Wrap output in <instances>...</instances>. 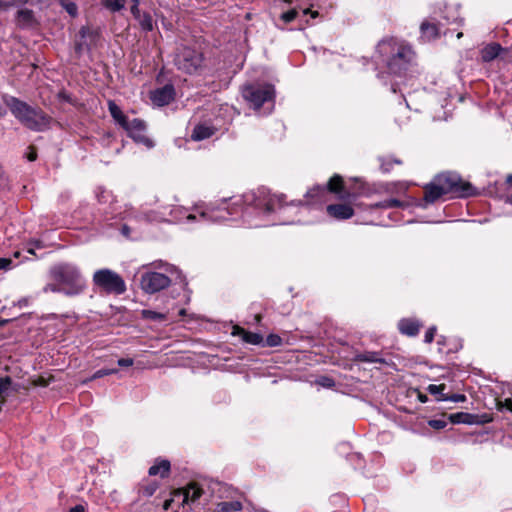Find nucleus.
Wrapping results in <instances>:
<instances>
[{
  "label": "nucleus",
  "mask_w": 512,
  "mask_h": 512,
  "mask_svg": "<svg viewBox=\"0 0 512 512\" xmlns=\"http://www.w3.org/2000/svg\"><path fill=\"white\" fill-rule=\"evenodd\" d=\"M285 196L271 194L267 189L260 188L256 192L252 191L246 193L243 196V201L247 205V207H243L240 202L241 200H237L233 202V207L229 208L228 206L218 207L217 209H212L208 211H202L200 213V217L204 221L211 222H226L233 219L234 215L237 214H248L253 208L258 209L260 212L264 214H269L272 212L285 213L290 207H296L302 204L301 200L292 201L290 204H284Z\"/></svg>",
  "instance_id": "nucleus-1"
},
{
  "label": "nucleus",
  "mask_w": 512,
  "mask_h": 512,
  "mask_svg": "<svg viewBox=\"0 0 512 512\" xmlns=\"http://www.w3.org/2000/svg\"><path fill=\"white\" fill-rule=\"evenodd\" d=\"M377 53L389 73L394 75L404 74L415 60L412 47L405 41L393 37L380 41L377 45Z\"/></svg>",
  "instance_id": "nucleus-2"
},
{
  "label": "nucleus",
  "mask_w": 512,
  "mask_h": 512,
  "mask_svg": "<svg viewBox=\"0 0 512 512\" xmlns=\"http://www.w3.org/2000/svg\"><path fill=\"white\" fill-rule=\"evenodd\" d=\"M476 189L471 183L462 180L456 173H442L424 187L426 204H433L443 195L453 194L456 197H470L476 195Z\"/></svg>",
  "instance_id": "nucleus-3"
},
{
  "label": "nucleus",
  "mask_w": 512,
  "mask_h": 512,
  "mask_svg": "<svg viewBox=\"0 0 512 512\" xmlns=\"http://www.w3.org/2000/svg\"><path fill=\"white\" fill-rule=\"evenodd\" d=\"M3 100L13 116L26 128L36 132L50 128L52 118L43 110L32 107L14 96L5 95Z\"/></svg>",
  "instance_id": "nucleus-4"
},
{
  "label": "nucleus",
  "mask_w": 512,
  "mask_h": 512,
  "mask_svg": "<svg viewBox=\"0 0 512 512\" xmlns=\"http://www.w3.org/2000/svg\"><path fill=\"white\" fill-rule=\"evenodd\" d=\"M49 275L53 281L62 285L66 296L80 295L87 288L86 280L75 264L67 262L55 264L50 268Z\"/></svg>",
  "instance_id": "nucleus-5"
},
{
  "label": "nucleus",
  "mask_w": 512,
  "mask_h": 512,
  "mask_svg": "<svg viewBox=\"0 0 512 512\" xmlns=\"http://www.w3.org/2000/svg\"><path fill=\"white\" fill-rule=\"evenodd\" d=\"M242 96L255 109H260L264 104L274 103L275 89L271 84L252 83L244 85L242 88Z\"/></svg>",
  "instance_id": "nucleus-6"
},
{
  "label": "nucleus",
  "mask_w": 512,
  "mask_h": 512,
  "mask_svg": "<svg viewBox=\"0 0 512 512\" xmlns=\"http://www.w3.org/2000/svg\"><path fill=\"white\" fill-rule=\"evenodd\" d=\"M93 283L107 294L121 295L126 291L124 279L118 273L108 268L95 271Z\"/></svg>",
  "instance_id": "nucleus-7"
},
{
  "label": "nucleus",
  "mask_w": 512,
  "mask_h": 512,
  "mask_svg": "<svg viewBox=\"0 0 512 512\" xmlns=\"http://www.w3.org/2000/svg\"><path fill=\"white\" fill-rule=\"evenodd\" d=\"M203 61V54L188 46L179 48L174 58L176 67L187 74L199 71L203 66Z\"/></svg>",
  "instance_id": "nucleus-8"
},
{
  "label": "nucleus",
  "mask_w": 512,
  "mask_h": 512,
  "mask_svg": "<svg viewBox=\"0 0 512 512\" xmlns=\"http://www.w3.org/2000/svg\"><path fill=\"white\" fill-rule=\"evenodd\" d=\"M170 283L171 280L168 276L158 272L143 273L140 280L141 288L150 294L167 288Z\"/></svg>",
  "instance_id": "nucleus-9"
},
{
  "label": "nucleus",
  "mask_w": 512,
  "mask_h": 512,
  "mask_svg": "<svg viewBox=\"0 0 512 512\" xmlns=\"http://www.w3.org/2000/svg\"><path fill=\"white\" fill-rule=\"evenodd\" d=\"M123 129L135 142L143 144L147 148L154 146L153 141L145 135L146 123L143 120L134 118L130 120Z\"/></svg>",
  "instance_id": "nucleus-10"
},
{
  "label": "nucleus",
  "mask_w": 512,
  "mask_h": 512,
  "mask_svg": "<svg viewBox=\"0 0 512 512\" xmlns=\"http://www.w3.org/2000/svg\"><path fill=\"white\" fill-rule=\"evenodd\" d=\"M320 17V14L318 11H313L310 8L302 9L301 11H298L297 9H291L287 12H284L281 14L280 18L284 23H290L295 19H298L301 25V29L303 28L302 25H311L310 19H315Z\"/></svg>",
  "instance_id": "nucleus-11"
},
{
  "label": "nucleus",
  "mask_w": 512,
  "mask_h": 512,
  "mask_svg": "<svg viewBox=\"0 0 512 512\" xmlns=\"http://www.w3.org/2000/svg\"><path fill=\"white\" fill-rule=\"evenodd\" d=\"M175 98V89L171 84H166L165 86L155 89L151 92L150 99L153 104L161 107L168 105Z\"/></svg>",
  "instance_id": "nucleus-12"
},
{
  "label": "nucleus",
  "mask_w": 512,
  "mask_h": 512,
  "mask_svg": "<svg viewBox=\"0 0 512 512\" xmlns=\"http://www.w3.org/2000/svg\"><path fill=\"white\" fill-rule=\"evenodd\" d=\"M80 39L76 42L75 49L77 52H81L82 50L89 49L91 44H94L99 37V33L97 30H93L88 26L81 27L79 31Z\"/></svg>",
  "instance_id": "nucleus-13"
},
{
  "label": "nucleus",
  "mask_w": 512,
  "mask_h": 512,
  "mask_svg": "<svg viewBox=\"0 0 512 512\" xmlns=\"http://www.w3.org/2000/svg\"><path fill=\"white\" fill-rule=\"evenodd\" d=\"M189 498L190 494L189 491H185L184 489H178L172 493V496L170 499L166 500L164 502V509L165 510H172L174 505H177V507L185 506L186 504H189Z\"/></svg>",
  "instance_id": "nucleus-14"
},
{
  "label": "nucleus",
  "mask_w": 512,
  "mask_h": 512,
  "mask_svg": "<svg viewBox=\"0 0 512 512\" xmlns=\"http://www.w3.org/2000/svg\"><path fill=\"white\" fill-rule=\"evenodd\" d=\"M327 194H328V191L325 186L315 185L314 187H312L311 189H309L306 192L305 203L307 205L308 204H318V203L322 204L323 202L326 201Z\"/></svg>",
  "instance_id": "nucleus-15"
},
{
  "label": "nucleus",
  "mask_w": 512,
  "mask_h": 512,
  "mask_svg": "<svg viewBox=\"0 0 512 512\" xmlns=\"http://www.w3.org/2000/svg\"><path fill=\"white\" fill-rule=\"evenodd\" d=\"M327 213L337 220H344L351 218L354 211L352 207L347 204H333L327 206Z\"/></svg>",
  "instance_id": "nucleus-16"
},
{
  "label": "nucleus",
  "mask_w": 512,
  "mask_h": 512,
  "mask_svg": "<svg viewBox=\"0 0 512 512\" xmlns=\"http://www.w3.org/2000/svg\"><path fill=\"white\" fill-rule=\"evenodd\" d=\"M232 335L240 336L244 342L252 345H260L264 341L261 334L246 331L244 328L239 326L233 327Z\"/></svg>",
  "instance_id": "nucleus-17"
},
{
  "label": "nucleus",
  "mask_w": 512,
  "mask_h": 512,
  "mask_svg": "<svg viewBox=\"0 0 512 512\" xmlns=\"http://www.w3.org/2000/svg\"><path fill=\"white\" fill-rule=\"evenodd\" d=\"M108 110L115 122L122 128L130 121L121 108L112 100L108 102Z\"/></svg>",
  "instance_id": "nucleus-18"
},
{
  "label": "nucleus",
  "mask_w": 512,
  "mask_h": 512,
  "mask_svg": "<svg viewBox=\"0 0 512 512\" xmlns=\"http://www.w3.org/2000/svg\"><path fill=\"white\" fill-rule=\"evenodd\" d=\"M108 110L115 122L122 128L130 121L121 108L112 100L108 102Z\"/></svg>",
  "instance_id": "nucleus-19"
},
{
  "label": "nucleus",
  "mask_w": 512,
  "mask_h": 512,
  "mask_svg": "<svg viewBox=\"0 0 512 512\" xmlns=\"http://www.w3.org/2000/svg\"><path fill=\"white\" fill-rule=\"evenodd\" d=\"M398 327L401 333L408 336H415L419 332L420 324L418 321L412 319H402L399 322Z\"/></svg>",
  "instance_id": "nucleus-20"
},
{
  "label": "nucleus",
  "mask_w": 512,
  "mask_h": 512,
  "mask_svg": "<svg viewBox=\"0 0 512 512\" xmlns=\"http://www.w3.org/2000/svg\"><path fill=\"white\" fill-rule=\"evenodd\" d=\"M169 471H170V462L168 460H159V461H156L149 468L148 473L150 476L159 475L161 478H165L168 476Z\"/></svg>",
  "instance_id": "nucleus-21"
},
{
  "label": "nucleus",
  "mask_w": 512,
  "mask_h": 512,
  "mask_svg": "<svg viewBox=\"0 0 512 512\" xmlns=\"http://www.w3.org/2000/svg\"><path fill=\"white\" fill-rule=\"evenodd\" d=\"M215 129L207 125H197L192 131L191 138L194 141H201L213 136Z\"/></svg>",
  "instance_id": "nucleus-22"
},
{
  "label": "nucleus",
  "mask_w": 512,
  "mask_h": 512,
  "mask_svg": "<svg viewBox=\"0 0 512 512\" xmlns=\"http://www.w3.org/2000/svg\"><path fill=\"white\" fill-rule=\"evenodd\" d=\"M17 23L23 27L32 26L34 23V13L32 10L24 8L17 11Z\"/></svg>",
  "instance_id": "nucleus-23"
},
{
  "label": "nucleus",
  "mask_w": 512,
  "mask_h": 512,
  "mask_svg": "<svg viewBox=\"0 0 512 512\" xmlns=\"http://www.w3.org/2000/svg\"><path fill=\"white\" fill-rule=\"evenodd\" d=\"M421 32L423 37L427 40H431L438 37L441 30L438 25L425 21L421 24Z\"/></svg>",
  "instance_id": "nucleus-24"
},
{
  "label": "nucleus",
  "mask_w": 512,
  "mask_h": 512,
  "mask_svg": "<svg viewBox=\"0 0 512 512\" xmlns=\"http://www.w3.org/2000/svg\"><path fill=\"white\" fill-rule=\"evenodd\" d=\"M502 50V47L497 43H492L487 45L481 53L482 59L485 62H490L494 60Z\"/></svg>",
  "instance_id": "nucleus-25"
},
{
  "label": "nucleus",
  "mask_w": 512,
  "mask_h": 512,
  "mask_svg": "<svg viewBox=\"0 0 512 512\" xmlns=\"http://www.w3.org/2000/svg\"><path fill=\"white\" fill-rule=\"evenodd\" d=\"M449 419L455 424H472L474 423L475 416L470 413L457 412L450 414Z\"/></svg>",
  "instance_id": "nucleus-26"
},
{
  "label": "nucleus",
  "mask_w": 512,
  "mask_h": 512,
  "mask_svg": "<svg viewBox=\"0 0 512 512\" xmlns=\"http://www.w3.org/2000/svg\"><path fill=\"white\" fill-rule=\"evenodd\" d=\"M328 192L331 193H341L344 187L343 179L340 175H334L330 178V180L327 183V186H325Z\"/></svg>",
  "instance_id": "nucleus-27"
},
{
  "label": "nucleus",
  "mask_w": 512,
  "mask_h": 512,
  "mask_svg": "<svg viewBox=\"0 0 512 512\" xmlns=\"http://www.w3.org/2000/svg\"><path fill=\"white\" fill-rule=\"evenodd\" d=\"M141 317L145 320L155 321V322H162L167 320V314L156 312L150 309H143L141 311Z\"/></svg>",
  "instance_id": "nucleus-28"
},
{
  "label": "nucleus",
  "mask_w": 512,
  "mask_h": 512,
  "mask_svg": "<svg viewBox=\"0 0 512 512\" xmlns=\"http://www.w3.org/2000/svg\"><path fill=\"white\" fill-rule=\"evenodd\" d=\"M379 161H380L381 170L384 173L390 172L393 164H397V165L402 164V161L400 159L392 157V156L380 157Z\"/></svg>",
  "instance_id": "nucleus-29"
},
{
  "label": "nucleus",
  "mask_w": 512,
  "mask_h": 512,
  "mask_svg": "<svg viewBox=\"0 0 512 512\" xmlns=\"http://www.w3.org/2000/svg\"><path fill=\"white\" fill-rule=\"evenodd\" d=\"M402 206H403V203L400 200L391 198V199H387V200L378 202L374 205H371L370 208L371 209H374V208L390 209V208L402 207Z\"/></svg>",
  "instance_id": "nucleus-30"
},
{
  "label": "nucleus",
  "mask_w": 512,
  "mask_h": 512,
  "mask_svg": "<svg viewBox=\"0 0 512 512\" xmlns=\"http://www.w3.org/2000/svg\"><path fill=\"white\" fill-rule=\"evenodd\" d=\"M103 5L112 12L122 10L126 5V0H102Z\"/></svg>",
  "instance_id": "nucleus-31"
},
{
  "label": "nucleus",
  "mask_w": 512,
  "mask_h": 512,
  "mask_svg": "<svg viewBox=\"0 0 512 512\" xmlns=\"http://www.w3.org/2000/svg\"><path fill=\"white\" fill-rule=\"evenodd\" d=\"M220 512L239 511L242 509V504L238 501L222 502L218 505Z\"/></svg>",
  "instance_id": "nucleus-32"
},
{
  "label": "nucleus",
  "mask_w": 512,
  "mask_h": 512,
  "mask_svg": "<svg viewBox=\"0 0 512 512\" xmlns=\"http://www.w3.org/2000/svg\"><path fill=\"white\" fill-rule=\"evenodd\" d=\"M137 20L144 31L153 30V19L149 13H143Z\"/></svg>",
  "instance_id": "nucleus-33"
},
{
  "label": "nucleus",
  "mask_w": 512,
  "mask_h": 512,
  "mask_svg": "<svg viewBox=\"0 0 512 512\" xmlns=\"http://www.w3.org/2000/svg\"><path fill=\"white\" fill-rule=\"evenodd\" d=\"M357 359L362 362H382L383 360L379 357L376 352H365L357 355Z\"/></svg>",
  "instance_id": "nucleus-34"
},
{
  "label": "nucleus",
  "mask_w": 512,
  "mask_h": 512,
  "mask_svg": "<svg viewBox=\"0 0 512 512\" xmlns=\"http://www.w3.org/2000/svg\"><path fill=\"white\" fill-rule=\"evenodd\" d=\"M185 491H189V503L197 501L202 494V490L196 484H190L187 488H185Z\"/></svg>",
  "instance_id": "nucleus-35"
},
{
  "label": "nucleus",
  "mask_w": 512,
  "mask_h": 512,
  "mask_svg": "<svg viewBox=\"0 0 512 512\" xmlns=\"http://www.w3.org/2000/svg\"><path fill=\"white\" fill-rule=\"evenodd\" d=\"M117 372H118V370L115 369V368L100 369V370H97L89 379L83 381V383H86L88 381H92V380H95V379H98V378H101V377H104V376L116 374Z\"/></svg>",
  "instance_id": "nucleus-36"
},
{
  "label": "nucleus",
  "mask_w": 512,
  "mask_h": 512,
  "mask_svg": "<svg viewBox=\"0 0 512 512\" xmlns=\"http://www.w3.org/2000/svg\"><path fill=\"white\" fill-rule=\"evenodd\" d=\"M61 4H62L63 8L66 10V12L71 17H76L77 16V14H78V7H77L76 3H74V2H67V1L61 0Z\"/></svg>",
  "instance_id": "nucleus-37"
},
{
  "label": "nucleus",
  "mask_w": 512,
  "mask_h": 512,
  "mask_svg": "<svg viewBox=\"0 0 512 512\" xmlns=\"http://www.w3.org/2000/svg\"><path fill=\"white\" fill-rule=\"evenodd\" d=\"M64 291H65V289L62 287V285L55 281H54V283H48L43 287V292H45V293L53 292V293H63L64 294Z\"/></svg>",
  "instance_id": "nucleus-38"
},
{
  "label": "nucleus",
  "mask_w": 512,
  "mask_h": 512,
  "mask_svg": "<svg viewBox=\"0 0 512 512\" xmlns=\"http://www.w3.org/2000/svg\"><path fill=\"white\" fill-rule=\"evenodd\" d=\"M282 344V339L277 334H270L266 338L265 345L268 347H277Z\"/></svg>",
  "instance_id": "nucleus-39"
},
{
  "label": "nucleus",
  "mask_w": 512,
  "mask_h": 512,
  "mask_svg": "<svg viewBox=\"0 0 512 512\" xmlns=\"http://www.w3.org/2000/svg\"><path fill=\"white\" fill-rule=\"evenodd\" d=\"M450 13H451V16H452V20H450V18L446 16V17H445V19H446V23H447V24H450V23H451V24H455L457 27L462 26V25H463V19H462V18H460V17L457 15V11H454V10H453V11H450Z\"/></svg>",
  "instance_id": "nucleus-40"
},
{
  "label": "nucleus",
  "mask_w": 512,
  "mask_h": 512,
  "mask_svg": "<svg viewBox=\"0 0 512 512\" xmlns=\"http://www.w3.org/2000/svg\"><path fill=\"white\" fill-rule=\"evenodd\" d=\"M429 426L436 429V430H440V429H443L446 427L447 425V422L445 420H442V419H433V420H430L428 422Z\"/></svg>",
  "instance_id": "nucleus-41"
},
{
  "label": "nucleus",
  "mask_w": 512,
  "mask_h": 512,
  "mask_svg": "<svg viewBox=\"0 0 512 512\" xmlns=\"http://www.w3.org/2000/svg\"><path fill=\"white\" fill-rule=\"evenodd\" d=\"M445 389V385H434V384H431L429 385L428 387V391L433 394V395H441V397H445L443 395V390Z\"/></svg>",
  "instance_id": "nucleus-42"
},
{
  "label": "nucleus",
  "mask_w": 512,
  "mask_h": 512,
  "mask_svg": "<svg viewBox=\"0 0 512 512\" xmlns=\"http://www.w3.org/2000/svg\"><path fill=\"white\" fill-rule=\"evenodd\" d=\"M435 332H436V327H430L426 333H425V336H424V341L426 343H431L434 339V336H435Z\"/></svg>",
  "instance_id": "nucleus-43"
},
{
  "label": "nucleus",
  "mask_w": 512,
  "mask_h": 512,
  "mask_svg": "<svg viewBox=\"0 0 512 512\" xmlns=\"http://www.w3.org/2000/svg\"><path fill=\"white\" fill-rule=\"evenodd\" d=\"M443 400H450L452 402H463L466 400V396L463 394H453L449 397H443Z\"/></svg>",
  "instance_id": "nucleus-44"
},
{
  "label": "nucleus",
  "mask_w": 512,
  "mask_h": 512,
  "mask_svg": "<svg viewBox=\"0 0 512 512\" xmlns=\"http://www.w3.org/2000/svg\"><path fill=\"white\" fill-rule=\"evenodd\" d=\"M319 384L326 388H331L335 385V382L332 378L329 377H322L319 380Z\"/></svg>",
  "instance_id": "nucleus-45"
},
{
  "label": "nucleus",
  "mask_w": 512,
  "mask_h": 512,
  "mask_svg": "<svg viewBox=\"0 0 512 512\" xmlns=\"http://www.w3.org/2000/svg\"><path fill=\"white\" fill-rule=\"evenodd\" d=\"M12 260L9 258H0V269L9 270L12 267Z\"/></svg>",
  "instance_id": "nucleus-46"
},
{
  "label": "nucleus",
  "mask_w": 512,
  "mask_h": 512,
  "mask_svg": "<svg viewBox=\"0 0 512 512\" xmlns=\"http://www.w3.org/2000/svg\"><path fill=\"white\" fill-rule=\"evenodd\" d=\"M117 363L120 367H130L133 365L134 361L132 358H120Z\"/></svg>",
  "instance_id": "nucleus-47"
},
{
  "label": "nucleus",
  "mask_w": 512,
  "mask_h": 512,
  "mask_svg": "<svg viewBox=\"0 0 512 512\" xmlns=\"http://www.w3.org/2000/svg\"><path fill=\"white\" fill-rule=\"evenodd\" d=\"M13 7L12 0H0V11H6Z\"/></svg>",
  "instance_id": "nucleus-48"
},
{
  "label": "nucleus",
  "mask_w": 512,
  "mask_h": 512,
  "mask_svg": "<svg viewBox=\"0 0 512 512\" xmlns=\"http://www.w3.org/2000/svg\"><path fill=\"white\" fill-rule=\"evenodd\" d=\"M131 13H132V15L134 16L135 19L140 18V16L142 15L140 13L139 6H136V5H132L131 6Z\"/></svg>",
  "instance_id": "nucleus-49"
},
{
  "label": "nucleus",
  "mask_w": 512,
  "mask_h": 512,
  "mask_svg": "<svg viewBox=\"0 0 512 512\" xmlns=\"http://www.w3.org/2000/svg\"><path fill=\"white\" fill-rule=\"evenodd\" d=\"M69 512H86L84 506L82 505H76L74 507H72Z\"/></svg>",
  "instance_id": "nucleus-50"
},
{
  "label": "nucleus",
  "mask_w": 512,
  "mask_h": 512,
  "mask_svg": "<svg viewBox=\"0 0 512 512\" xmlns=\"http://www.w3.org/2000/svg\"><path fill=\"white\" fill-rule=\"evenodd\" d=\"M503 405L510 411H512V396L504 400Z\"/></svg>",
  "instance_id": "nucleus-51"
},
{
  "label": "nucleus",
  "mask_w": 512,
  "mask_h": 512,
  "mask_svg": "<svg viewBox=\"0 0 512 512\" xmlns=\"http://www.w3.org/2000/svg\"><path fill=\"white\" fill-rule=\"evenodd\" d=\"M27 158H28V160H29V161H34V160H36V158H37V153H36V151H35L33 148H31V151L29 152V154H28Z\"/></svg>",
  "instance_id": "nucleus-52"
},
{
  "label": "nucleus",
  "mask_w": 512,
  "mask_h": 512,
  "mask_svg": "<svg viewBox=\"0 0 512 512\" xmlns=\"http://www.w3.org/2000/svg\"><path fill=\"white\" fill-rule=\"evenodd\" d=\"M28 1L29 0H12L13 7L25 5Z\"/></svg>",
  "instance_id": "nucleus-53"
},
{
  "label": "nucleus",
  "mask_w": 512,
  "mask_h": 512,
  "mask_svg": "<svg viewBox=\"0 0 512 512\" xmlns=\"http://www.w3.org/2000/svg\"><path fill=\"white\" fill-rule=\"evenodd\" d=\"M121 232L124 236L128 237L130 235V228L127 225H123Z\"/></svg>",
  "instance_id": "nucleus-54"
},
{
  "label": "nucleus",
  "mask_w": 512,
  "mask_h": 512,
  "mask_svg": "<svg viewBox=\"0 0 512 512\" xmlns=\"http://www.w3.org/2000/svg\"><path fill=\"white\" fill-rule=\"evenodd\" d=\"M36 384L37 385H40V386H46L47 385V382L45 379L43 378H39L37 381H36Z\"/></svg>",
  "instance_id": "nucleus-55"
},
{
  "label": "nucleus",
  "mask_w": 512,
  "mask_h": 512,
  "mask_svg": "<svg viewBox=\"0 0 512 512\" xmlns=\"http://www.w3.org/2000/svg\"><path fill=\"white\" fill-rule=\"evenodd\" d=\"M195 218H196V216H195L194 214H191V213H189V214L186 216V219H187L188 221H192V220H194Z\"/></svg>",
  "instance_id": "nucleus-56"
},
{
  "label": "nucleus",
  "mask_w": 512,
  "mask_h": 512,
  "mask_svg": "<svg viewBox=\"0 0 512 512\" xmlns=\"http://www.w3.org/2000/svg\"><path fill=\"white\" fill-rule=\"evenodd\" d=\"M9 322L8 319H0V327L5 326Z\"/></svg>",
  "instance_id": "nucleus-57"
},
{
  "label": "nucleus",
  "mask_w": 512,
  "mask_h": 512,
  "mask_svg": "<svg viewBox=\"0 0 512 512\" xmlns=\"http://www.w3.org/2000/svg\"><path fill=\"white\" fill-rule=\"evenodd\" d=\"M506 182L509 184V185H512V174L508 175L507 178H506Z\"/></svg>",
  "instance_id": "nucleus-58"
},
{
  "label": "nucleus",
  "mask_w": 512,
  "mask_h": 512,
  "mask_svg": "<svg viewBox=\"0 0 512 512\" xmlns=\"http://www.w3.org/2000/svg\"><path fill=\"white\" fill-rule=\"evenodd\" d=\"M6 114V110L3 108V106L0 104V116H4Z\"/></svg>",
  "instance_id": "nucleus-59"
},
{
  "label": "nucleus",
  "mask_w": 512,
  "mask_h": 512,
  "mask_svg": "<svg viewBox=\"0 0 512 512\" xmlns=\"http://www.w3.org/2000/svg\"><path fill=\"white\" fill-rule=\"evenodd\" d=\"M27 251H28V253H30V254H33V255L35 254V252H34V249H33V248H30V247H29V248H27Z\"/></svg>",
  "instance_id": "nucleus-60"
},
{
  "label": "nucleus",
  "mask_w": 512,
  "mask_h": 512,
  "mask_svg": "<svg viewBox=\"0 0 512 512\" xmlns=\"http://www.w3.org/2000/svg\"><path fill=\"white\" fill-rule=\"evenodd\" d=\"M133 5L139 6L140 0H131Z\"/></svg>",
  "instance_id": "nucleus-61"
},
{
  "label": "nucleus",
  "mask_w": 512,
  "mask_h": 512,
  "mask_svg": "<svg viewBox=\"0 0 512 512\" xmlns=\"http://www.w3.org/2000/svg\"><path fill=\"white\" fill-rule=\"evenodd\" d=\"M507 202H509L510 204H512V195L508 196V198H507Z\"/></svg>",
  "instance_id": "nucleus-62"
},
{
  "label": "nucleus",
  "mask_w": 512,
  "mask_h": 512,
  "mask_svg": "<svg viewBox=\"0 0 512 512\" xmlns=\"http://www.w3.org/2000/svg\"><path fill=\"white\" fill-rule=\"evenodd\" d=\"M179 315H181V316L185 315V309H181V310L179 311Z\"/></svg>",
  "instance_id": "nucleus-63"
},
{
  "label": "nucleus",
  "mask_w": 512,
  "mask_h": 512,
  "mask_svg": "<svg viewBox=\"0 0 512 512\" xmlns=\"http://www.w3.org/2000/svg\"><path fill=\"white\" fill-rule=\"evenodd\" d=\"M462 36H463V33H462V32H458V33H457V38H458V39H460Z\"/></svg>",
  "instance_id": "nucleus-64"
}]
</instances>
